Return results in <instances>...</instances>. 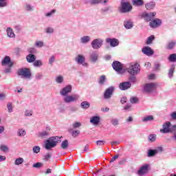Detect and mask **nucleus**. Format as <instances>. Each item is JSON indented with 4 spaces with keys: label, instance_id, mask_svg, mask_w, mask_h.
Here are the masks:
<instances>
[{
    "label": "nucleus",
    "instance_id": "f257e3e1",
    "mask_svg": "<svg viewBox=\"0 0 176 176\" xmlns=\"http://www.w3.org/2000/svg\"><path fill=\"white\" fill-rule=\"evenodd\" d=\"M61 138H63V137H59V136L50 137L49 140H47L45 141V148L47 149V151H50V149L53 148H56V146H57V144L61 142Z\"/></svg>",
    "mask_w": 176,
    "mask_h": 176
},
{
    "label": "nucleus",
    "instance_id": "f03ea898",
    "mask_svg": "<svg viewBox=\"0 0 176 176\" xmlns=\"http://www.w3.org/2000/svg\"><path fill=\"white\" fill-rule=\"evenodd\" d=\"M162 134H168V133H175L176 124L171 125V122H166L162 124V129L160 130Z\"/></svg>",
    "mask_w": 176,
    "mask_h": 176
},
{
    "label": "nucleus",
    "instance_id": "7ed1b4c3",
    "mask_svg": "<svg viewBox=\"0 0 176 176\" xmlns=\"http://www.w3.org/2000/svg\"><path fill=\"white\" fill-rule=\"evenodd\" d=\"M18 76H21L23 79H31L32 74L31 73V70L29 68L23 67L19 69L17 71Z\"/></svg>",
    "mask_w": 176,
    "mask_h": 176
},
{
    "label": "nucleus",
    "instance_id": "20e7f679",
    "mask_svg": "<svg viewBox=\"0 0 176 176\" xmlns=\"http://www.w3.org/2000/svg\"><path fill=\"white\" fill-rule=\"evenodd\" d=\"M141 71L140 68V64L135 63L134 65H131L128 69L127 72L129 75H138V74Z\"/></svg>",
    "mask_w": 176,
    "mask_h": 176
},
{
    "label": "nucleus",
    "instance_id": "39448f33",
    "mask_svg": "<svg viewBox=\"0 0 176 176\" xmlns=\"http://www.w3.org/2000/svg\"><path fill=\"white\" fill-rule=\"evenodd\" d=\"M133 10V6L129 2H121V8H120V13H129Z\"/></svg>",
    "mask_w": 176,
    "mask_h": 176
},
{
    "label": "nucleus",
    "instance_id": "423d86ee",
    "mask_svg": "<svg viewBox=\"0 0 176 176\" xmlns=\"http://www.w3.org/2000/svg\"><path fill=\"white\" fill-rule=\"evenodd\" d=\"M102 43H104V40L96 38L91 41V46L94 50H98V49H101L102 47Z\"/></svg>",
    "mask_w": 176,
    "mask_h": 176
},
{
    "label": "nucleus",
    "instance_id": "0eeeda50",
    "mask_svg": "<svg viewBox=\"0 0 176 176\" xmlns=\"http://www.w3.org/2000/svg\"><path fill=\"white\" fill-rule=\"evenodd\" d=\"M113 93H115V87L111 86L105 89L103 97L104 100H109L113 96Z\"/></svg>",
    "mask_w": 176,
    "mask_h": 176
},
{
    "label": "nucleus",
    "instance_id": "6e6552de",
    "mask_svg": "<svg viewBox=\"0 0 176 176\" xmlns=\"http://www.w3.org/2000/svg\"><path fill=\"white\" fill-rule=\"evenodd\" d=\"M111 67L118 74H123V65H122V63L115 60L113 62Z\"/></svg>",
    "mask_w": 176,
    "mask_h": 176
},
{
    "label": "nucleus",
    "instance_id": "1a4fd4ad",
    "mask_svg": "<svg viewBox=\"0 0 176 176\" xmlns=\"http://www.w3.org/2000/svg\"><path fill=\"white\" fill-rule=\"evenodd\" d=\"M80 98V96L78 94H74L72 96H66L64 98V102H66V104H69L71 102H75L78 101Z\"/></svg>",
    "mask_w": 176,
    "mask_h": 176
},
{
    "label": "nucleus",
    "instance_id": "9d476101",
    "mask_svg": "<svg viewBox=\"0 0 176 176\" xmlns=\"http://www.w3.org/2000/svg\"><path fill=\"white\" fill-rule=\"evenodd\" d=\"M75 61L78 64L82 65V67H89V63H86V58H85V56H83V55L78 54L75 58Z\"/></svg>",
    "mask_w": 176,
    "mask_h": 176
},
{
    "label": "nucleus",
    "instance_id": "9b49d317",
    "mask_svg": "<svg viewBox=\"0 0 176 176\" xmlns=\"http://www.w3.org/2000/svg\"><path fill=\"white\" fill-rule=\"evenodd\" d=\"M155 16H156V12H143L142 14V17L145 20V21L149 22L152 21L153 19H155Z\"/></svg>",
    "mask_w": 176,
    "mask_h": 176
},
{
    "label": "nucleus",
    "instance_id": "f8f14e48",
    "mask_svg": "<svg viewBox=\"0 0 176 176\" xmlns=\"http://www.w3.org/2000/svg\"><path fill=\"white\" fill-rule=\"evenodd\" d=\"M156 87V84L153 82L147 83L144 85V91L145 93H148V94H151L153 90H155V88Z\"/></svg>",
    "mask_w": 176,
    "mask_h": 176
},
{
    "label": "nucleus",
    "instance_id": "ddd939ff",
    "mask_svg": "<svg viewBox=\"0 0 176 176\" xmlns=\"http://www.w3.org/2000/svg\"><path fill=\"white\" fill-rule=\"evenodd\" d=\"M148 171H149V164H144L140 168V169L137 172V174L139 176H144L146 174H148Z\"/></svg>",
    "mask_w": 176,
    "mask_h": 176
},
{
    "label": "nucleus",
    "instance_id": "4468645a",
    "mask_svg": "<svg viewBox=\"0 0 176 176\" xmlns=\"http://www.w3.org/2000/svg\"><path fill=\"white\" fill-rule=\"evenodd\" d=\"M106 43H109L111 47H116V46H119V40L115 38H106Z\"/></svg>",
    "mask_w": 176,
    "mask_h": 176
},
{
    "label": "nucleus",
    "instance_id": "2eb2a0df",
    "mask_svg": "<svg viewBox=\"0 0 176 176\" xmlns=\"http://www.w3.org/2000/svg\"><path fill=\"white\" fill-rule=\"evenodd\" d=\"M72 91V86L67 85L65 87L63 88L60 91V96H63L64 97H67L69 93Z\"/></svg>",
    "mask_w": 176,
    "mask_h": 176
},
{
    "label": "nucleus",
    "instance_id": "dca6fc26",
    "mask_svg": "<svg viewBox=\"0 0 176 176\" xmlns=\"http://www.w3.org/2000/svg\"><path fill=\"white\" fill-rule=\"evenodd\" d=\"M149 25L151 28H157L162 25V21L157 18L153 19L150 23Z\"/></svg>",
    "mask_w": 176,
    "mask_h": 176
},
{
    "label": "nucleus",
    "instance_id": "f3484780",
    "mask_svg": "<svg viewBox=\"0 0 176 176\" xmlns=\"http://www.w3.org/2000/svg\"><path fill=\"white\" fill-rule=\"evenodd\" d=\"M142 52L143 54H145L146 56H153L155 53L153 50H152V48H151V47L149 46L144 47L142 49Z\"/></svg>",
    "mask_w": 176,
    "mask_h": 176
},
{
    "label": "nucleus",
    "instance_id": "a211bd4d",
    "mask_svg": "<svg viewBox=\"0 0 176 176\" xmlns=\"http://www.w3.org/2000/svg\"><path fill=\"white\" fill-rule=\"evenodd\" d=\"M131 87V82L129 81H125L120 83L119 85V89L120 90H129Z\"/></svg>",
    "mask_w": 176,
    "mask_h": 176
},
{
    "label": "nucleus",
    "instance_id": "6ab92c4d",
    "mask_svg": "<svg viewBox=\"0 0 176 176\" xmlns=\"http://www.w3.org/2000/svg\"><path fill=\"white\" fill-rule=\"evenodd\" d=\"M50 126L47 127V131H43L38 133L39 138L45 139L47 138L50 135Z\"/></svg>",
    "mask_w": 176,
    "mask_h": 176
},
{
    "label": "nucleus",
    "instance_id": "aec40b11",
    "mask_svg": "<svg viewBox=\"0 0 176 176\" xmlns=\"http://www.w3.org/2000/svg\"><path fill=\"white\" fill-rule=\"evenodd\" d=\"M1 65L3 66L8 65L9 67H13V62L10 60L9 56H6L1 61Z\"/></svg>",
    "mask_w": 176,
    "mask_h": 176
},
{
    "label": "nucleus",
    "instance_id": "412c9836",
    "mask_svg": "<svg viewBox=\"0 0 176 176\" xmlns=\"http://www.w3.org/2000/svg\"><path fill=\"white\" fill-rule=\"evenodd\" d=\"M124 27L126 30H131L134 27V23L131 19L124 21Z\"/></svg>",
    "mask_w": 176,
    "mask_h": 176
},
{
    "label": "nucleus",
    "instance_id": "4be33fe9",
    "mask_svg": "<svg viewBox=\"0 0 176 176\" xmlns=\"http://www.w3.org/2000/svg\"><path fill=\"white\" fill-rule=\"evenodd\" d=\"M98 52L96 51H94L91 54H90V60L91 63H97L98 60Z\"/></svg>",
    "mask_w": 176,
    "mask_h": 176
},
{
    "label": "nucleus",
    "instance_id": "5701e85b",
    "mask_svg": "<svg viewBox=\"0 0 176 176\" xmlns=\"http://www.w3.org/2000/svg\"><path fill=\"white\" fill-rule=\"evenodd\" d=\"M6 34H7L8 38H16V34H14V32H13V29H12V28L10 27L7 28Z\"/></svg>",
    "mask_w": 176,
    "mask_h": 176
},
{
    "label": "nucleus",
    "instance_id": "b1692460",
    "mask_svg": "<svg viewBox=\"0 0 176 176\" xmlns=\"http://www.w3.org/2000/svg\"><path fill=\"white\" fill-rule=\"evenodd\" d=\"M35 60H36V56H35L34 54H29L26 56V61L28 63H34Z\"/></svg>",
    "mask_w": 176,
    "mask_h": 176
},
{
    "label": "nucleus",
    "instance_id": "393cba45",
    "mask_svg": "<svg viewBox=\"0 0 176 176\" xmlns=\"http://www.w3.org/2000/svg\"><path fill=\"white\" fill-rule=\"evenodd\" d=\"M109 12H112L111 6H106L102 8L100 10L101 14L105 15L107 13H109Z\"/></svg>",
    "mask_w": 176,
    "mask_h": 176
},
{
    "label": "nucleus",
    "instance_id": "a878e982",
    "mask_svg": "<svg viewBox=\"0 0 176 176\" xmlns=\"http://www.w3.org/2000/svg\"><path fill=\"white\" fill-rule=\"evenodd\" d=\"M100 116H95L90 119V123L92 124H98L100 123Z\"/></svg>",
    "mask_w": 176,
    "mask_h": 176
},
{
    "label": "nucleus",
    "instance_id": "bb28decb",
    "mask_svg": "<svg viewBox=\"0 0 176 176\" xmlns=\"http://www.w3.org/2000/svg\"><path fill=\"white\" fill-rule=\"evenodd\" d=\"M145 6L147 10H152V9H154L155 6H156V3H155V1H151L147 3Z\"/></svg>",
    "mask_w": 176,
    "mask_h": 176
},
{
    "label": "nucleus",
    "instance_id": "cd10ccee",
    "mask_svg": "<svg viewBox=\"0 0 176 176\" xmlns=\"http://www.w3.org/2000/svg\"><path fill=\"white\" fill-rule=\"evenodd\" d=\"M80 43H82L83 45H86V43H89L90 42V36H84L80 38Z\"/></svg>",
    "mask_w": 176,
    "mask_h": 176
},
{
    "label": "nucleus",
    "instance_id": "c85d7f7f",
    "mask_svg": "<svg viewBox=\"0 0 176 176\" xmlns=\"http://www.w3.org/2000/svg\"><path fill=\"white\" fill-rule=\"evenodd\" d=\"M69 146V143L68 142V140H63L62 142V143L60 144V148L62 149H64V150L68 149Z\"/></svg>",
    "mask_w": 176,
    "mask_h": 176
},
{
    "label": "nucleus",
    "instance_id": "c756f323",
    "mask_svg": "<svg viewBox=\"0 0 176 176\" xmlns=\"http://www.w3.org/2000/svg\"><path fill=\"white\" fill-rule=\"evenodd\" d=\"M80 107L82 109H89V108H90V102L87 101H83L80 103Z\"/></svg>",
    "mask_w": 176,
    "mask_h": 176
},
{
    "label": "nucleus",
    "instance_id": "7c9ffc66",
    "mask_svg": "<svg viewBox=\"0 0 176 176\" xmlns=\"http://www.w3.org/2000/svg\"><path fill=\"white\" fill-rule=\"evenodd\" d=\"M174 71H175V65H173L169 69L168 76L171 78L174 76Z\"/></svg>",
    "mask_w": 176,
    "mask_h": 176
},
{
    "label": "nucleus",
    "instance_id": "2f4dec72",
    "mask_svg": "<svg viewBox=\"0 0 176 176\" xmlns=\"http://www.w3.org/2000/svg\"><path fill=\"white\" fill-rule=\"evenodd\" d=\"M133 5L134 6H142L144 5V0H133Z\"/></svg>",
    "mask_w": 176,
    "mask_h": 176
},
{
    "label": "nucleus",
    "instance_id": "473e14b6",
    "mask_svg": "<svg viewBox=\"0 0 176 176\" xmlns=\"http://www.w3.org/2000/svg\"><path fill=\"white\" fill-rule=\"evenodd\" d=\"M135 75L136 74H130L129 76V80L130 83H135L137 82V77Z\"/></svg>",
    "mask_w": 176,
    "mask_h": 176
},
{
    "label": "nucleus",
    "instance_id": "72a5a7b5",
    "mask_svg": "<svg viewBox=\"0 0 176 176\" xmlns=\"http://www.w3.org/2000/svg\"><path fill=\"white\" fill-rule=\"evenodd\" d=\"M157 153L156 151L154 149H149L147 153L148 157H153V156H156Z\"/></svg>",
    "mask_w": 176,
    "mask_h": 176
},
{
    "label": "nucleus",
    "instance_id": "f704fd0d",
    "mask_svg": "<svg viewBox=\"0 0 176 176\" xmlns=\"http://www.w3.org/2000/svg\"><path fill=\"white\" fill-rule=\"evenodd\" d=\"M105 82H107V77L105 75L100 76L98 80L99 85H104Z\"/></svg>",
    "mask_w": 176,
    "mask_h": 176
},
{
    "label": "nucleus",
    "instance_id": "c9c22d12",
    "mask_svg": "<svg viewBox=\"0 0 176 176\" xmlns=\"http://www.w3.org/2000/svg\"><path fill=\"white\" fill-rule=\"evenodd\" d=\"M33 65L34 67H36L37 68H39V67H42V65H43V63L41 60H35V61L33 63Z\"/></svg>",
    "mask_w": 176,
    "mask_h": 176
},
{
    "label": "nucleus",
    "instance_id": "e433bc0d",
    "mask_svg": "<svg viewBox=\"0 0 176 176\" xmlns=\"http://www.w3.org/2000/svg\"><path fill=\"white\" fill-rule=\"evenodd\" d=\"M23 162L24 159L19 157L14 161V164L15 166H20V164H23Z\"/></svg>",
    "mask_w": 176,
    "mask_h": 176
},
{
    "label": "nucleus",
    "instance_id": "4c0bfd02",
    "mask_svg": "<svg viewBox=\"0 0 176 176\" xmlns=\"http://www.w3.org/2000/svg\"><path fill=\"white\" fill-rule=\"evenodd\" d=\"M148 141L149 142H155L156 141V135L155 134L149 135Z\"/></svg>",
    "mask_w": 176,
    "mask_h": 176
},
{
    "label": "nucleus",
    "instance_id": "58836bf2",
    "mask_svg": "<svg viewBox=\"0 0 176 176\" xmlns=\"http://www.w3.org/2000/svg\"><path fill=\"white\" fill-rule=\"evenodd\" d=\"M153 41H155V36L151 35L149 37H148L146 43L147 45H151V43H152V42H153Z\"/></svg>",
    "mask_w": 176,
    "mask_h": 176
},
{
    "label": "nucleus",
    "instance_id": "ea45409f",
    "mask_svg": "<svg viewBox=\"0 0 176 176\" xmlns=\"http://www.w3.org/2000/svg\"><path fill=\"white\" fill-rule=\"evenodd\" d=\"M168 60L170 63H175L176 61V54H172L169 56Z\"/></svg>",
    "mask_w": 176,
    "mask_h": 176
},
{
    "label": "nucleus",
    "instance_id": "a19ab883",
    "mask_svg": "<svg viewBox=\"0 0 176 176\" xmlns=\"http://www.w3.org/2000/svg\"><path fill=\"white\" fill-rule=\"evenodd\" d=\"M111 124H113L114 126H119V119L118 118H113L111 120Z\"/></svg>",
    "mask_w": 176,
    "mask_h": 176
},
{
    "label": "nucleus",
    "instance_id": "79ce46f5",
    "mask_svg": "<svg viewBox=\"0 0 176 176\" xmlns=\"http://www.w3.org/2000/svg\"><path fill=\"white\" fill-rule=\"evenodd\" d=\"M55 81L56 83H63L64 82V77L63 76H58L56 78Z\"/></svg>",
    "mask_w": 176,
    "mask_h": 176
},
{
    "label": "nucleus",
    "instance_id": "37998d69",
    "mask_svg": "<svg viewBox=\"0 0 176 176\" xmlns=\"http://www.w3.org/2000/svg\"><path fill=\"white\" fill-rule=\"evenodd\" d=\"M0 151L2 152H8L9 151V147L6 145L1 144L0 146Z\"/></svg>",
    "mask_w": 176,
    "mask_h": 176
},
{
    "label": "nucleus",
    "instance_id": "c03bdc74",
    "mask_svg": "<svg viewBox=\"0 0 176 176\" xmlns=\"http://www.w3.org/2000/svg\"><path fill=\"white\" fill-rule=\"evenodd\" d=\"M143 122H151L153 120V116H146L143 118Z\"/></svg>",
    "mask_w": 176,
    "mask_h": 176
},
{
    "label": "nucleus",
    "instance_id": "a18cd8bd",
    "mask_svg": "<svg viewBox=\"0 0 176 176\" xmlns=\"http://www.w3.org/2000/svg\"><path fill=\"white\" fill-rule=\"evenodd\" d=\"M8 6V1L6 0H0V8H6Z\"/></svg>",
    "mask_w": 176,
    "mask_h": 176
},
{
    "label": "nucleus",
    "instance_id": "49530a36",
    "mask_svg": "<svg viewBox=\"0 0 176 176\" xmlns=\"http://www.w3.org/2000/svg\"><path fill=\"white\" fill-rule=\"evenodd\" d=\"M29 54H36L38 53V50L35 49L34 47H31L28 49Z\"/></svg>",
    "mask_w": 176,
    "mask_h": 176
},
{
    "label": "nucleus",
    "instance_id": "de8ad7c7",
    "mask_svg": "<svg viewBox=\"0 0 176 176\" xmlns=\"http://www.w3.org/2000/svg\"><path fill=\"white\" fill-rule=\"evenodd\" d=\"M7 108L10 113H12V112H13V107L12 102H8L7 104Z\"/></svg>",
    "mask_w": 176,
    "mask_h": 176
},
{
    "label": "nucleus",
    "instance_id": "09e8293b",
    "mask_svg": "<svg viewBox=\"0 0 176 176\" xmlns=\"http://www.w3.org/2000/svg\"><path fill=\"white\" fill-rule=\"evenodd\" d=\"M25 10H27L28 12H32V10H34V7H32L31 5L30 4H26L25 6Z\"/></svg>",
    "mask_w": 176,
    "mask_h": 176
},
{
    "label": "nucleus",
    "instance_id": "8fccbe9b",
    "mask_svg": "<svg viewBox=\"0 0 176 176\" xmlns=\"http://www.w3.org/2000/svg\"><path fill=\"white\" fill-rule=\"evenodd\" d=\"M79 134H80V131H72V136L74 138H76V137H78V135H79Z\"/></svg>",
    "mask_w": 176,
    "mask_h": 176
},
{
    "label": "nucleus",
    "instance_id": "3c124183",
    "mask_svg": "<svg viewBox=\"0 0 176 176\" xmlns=\"http://www.w3.org/2000/svg\"><path fill=\"white\" fill-rule=\"evenodd\" d=\"M43 41H38L37 42L35 43L34 46H36V47H43Z\"/></svg>",
    "mask_w": 176,
    "mask_h": 176
},
{
    "label": "nucleus",
    "instance_id": "603ef678",
    "mask_svg": "<svg viewBox=\"0 0 176 176\" xmlns=\"http://www.w3.org/2000/svg\"><path fill=\"white\" fill-rule=\"evenodd\" d=\"M176 43L175 41H172L168 43V45H167V49H169L170 50H171V49H173L174 47V46H175Z\"/></svg>",
    "mask_w": 176,
    "mask_h": 176
},
{
    "label": "nucleus",
    "instance_id": "864d4df0",
    "mask_svg": "<svg viewBox=\"0 0 176 176\" xmlns=\"http://www.w3.org/2000/svg\"><path fill=\"white\" fill-rule=\"evenodd\" d=\"M34 153H39L41 152V147L39 146H34L33 147Z\"/></svg>",
    "mask_w": 176,
    "mask_h": 176
},
{
    "label": "nucleus",
    "instance_id": "5fc2aeb1",
    "mask_svg": "<svg viewBox=\"0 0 176 176\" xmlns=\"http://www.w3.org/2000/svg\"><path fill=\"white\" fill-rule=\"evenodd\" d=\"M131 104H137L138 102V98L137 97H132L130 98Z\"/></svg>",
    "mask_w": 176,
    "mask_h": 176
},
{
    "label": "nucleus",
    "instance_id": "6e6d98bb",
    "mask_svg": "<svg viewBox=\"0 0 176 176\" xmlns=\"http://www.w3.org/2000/svg\"><path fill=\"white\" fill-rule=\"evenodd\" d=\"M56 13V10H52L50 12L45 14V17H52Z\"/></svg>",
    "mask_w": 176,
    "mask_h": 176
},
{
    "label": "nucleus",
    "instance_id": "4d7b16f0",
    "mask_svg": "<svg viewBox=\"0 0 176 176\" xmlns=\"http://www.w3.org/2000/svg\"><path fill=\"white\" fill-rule=\"evenodd\" d=\"M45 32L47 34H53V32H54V29H53V28L48 27L45 29Z\"/></svg>",
    "mask_w": 176,
    "mask_h": 176
},
{
    "label": "nucleus",
    "instance_id": "13d9d810",
    "mask_svg": "<svg viewBox=\"0 0 176 176\" xmlns=\"http://www.w3.org/2000/svg\"><path fill=\"white\" fill-rule=\"evenodd\" d=\"M54 61H56V56H52L50 58H49V64L50 65H53V63H54Z\"/></svg>",
    "mask_w": 176,
    "mask_h": 176
},
{
    "label": "nucleus",
    "instance_id": "bf43d9fd",
    "mask_svg": "<svg viewBox=\"0 0 176 176\" xmlns=\"http://www.w3.org/2000/svg\"><path fill=\"white\" fill-rule=\"evenodd\" d=\"M89 3L91 5H98V3H101V0H90Z\"/></svg>",
    "mask_w": 176,
    "mask_h": 176
},
{
    "label": "nucleus",
    "instance_id": "052dcab7",
    "mask_svg": "<svg viewBox=\"0 0 176 176\" xmlns=\"http://www.w3.org/2000/svg\"><path fill=\"white\" fill-rule=\"evenodd\" d=\"M43 164L41 162H37L35 163L32 165V167H34V168H41V167H42Z\"/></svg>",
    "mask_w": 176,
    "mask_h": 176
},
{
    "label": "nucleus",
    "instance_id": "680f3d73",
    "mask_svg": "<svg viewBox=\"0 0 176 176\" xmlns=\"http://www.w3.org/2000/svg\"><path fill=\"white\" fill-rule=\"evenodd\" d=\"M106 142L104 140H98L96 141V144L98 146H102L103 145H105Z\"/></svg>",
    "mask_w": 176,
    "mask_h": 176
},
{
    "label": "nucleus",
    "instance_id": "e2e57ef3",
    "mask_svg": "<svg viewBox=\"0 0 176 176\" xmlns=\"http://www.w3.org/2000/svg\"><path fill=\"white\" fill-rule=\"evenodd\" d=\"M18 135H19V137H24V135H25V131L20 129L18 132Z\"/></svg>",
    "mask_w": 176,
    "mask_h": 176
},
{
    "label": "nucleus",
    "instance_id": "0e129e2a",
    "mask_svg": "<svg viewBox=\"0 0 176 176\" xmlns=\"http://www.w3.org/2000/svg\"><path fill=\"white\" fill-rule=\"evenodd\" d=\"M50 157H52V154H50V153H47L45 157H44V160L45 162H47V160H49V159H50Z\"/></svg>",
    "mask_w": 176,
    "mask_h": 176
},
{
    "label": "nucleus",
    "instance_id": "69168bd1",
    "mask_svg": "<svg viewBox=\"0 0 176 176\" xmlns=\"http://www.w3.org/2000/svg\"><path fill=\"white\" fill-rule=\"evenodd\" d=\"M25 116H32V111H31V110H26L25 111Z\"/></svg>",
    "mask_w": 176,
    "mask_h": 176
},
{
    "label": "nucleus",
    "instance_id": "338daca9",
    "mask_svg": "<svg viewBox=\"0 0 176 176\" xmlns=\"http://www.w3.org/2000/svg\"><path fill=\"white\" fill-rule=\"evenodd\" d=\"M155 151H156L157 154V153H162V152H163V147L159 146L156 149H155Z\"/></svg>",
    "mask_w": 176,
    "mask_h": 176
},
{
    "label": "nucleus",
    "instance_id": "774afa93",
    "mask_svg": "<svg viewBox=\"0 0 176 176\" xmlns=\"http://www.w3.org/2000/svg\"><path fill=\"white\" fill-rule=\"evenodd\" d=\"M170 118L173 120H176V111H174L170 114Z\"/></svg>",
    "mask_w": 176,
    "mask_h": 176
}]
</instances>
